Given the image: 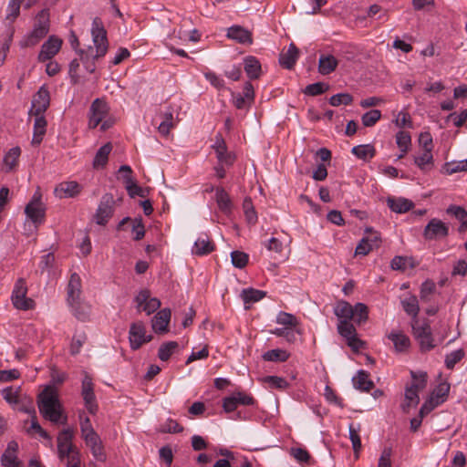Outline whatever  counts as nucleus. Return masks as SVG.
<instances>
[{"label": "nucleus", "mask_w": 467, "mask_h": 467, "mask_svg": "<svg viewBox=\"0 0 467 467\" xmlns=\"http://www.w3.org/2000/svg\"><path fill=\"white\" fill-rule=\"evenodd\" d=\"M350 320H340L337 325V331L347 339L348 347L352 348L354 351H358L362 348L365 343L357 337V330L353 324L349 322Z\"/></svg>", "instance_id": "nucleus-8"}, {"label": "nucleus", "mask_w": 467, "mask_h": 467, "mask_svg": "<svg viewBox=\"0 0 467 467\" xmlns=\"http://www.w3.org/2000/svg\"><path fill=\"white\" fill-rule=\"evenodd\" d=\"M243 209L244 212V215L246 221L250 224H254L257 222V214L254 208L252 199L250 197H246L243 202Z\"/></svg>", "instance_id": "nucleus-47"}, {"label": "nucleus", "mask_w": 467, "mask_h": 467, "mask_svg": "<svg viewBox=\"0 0 467 467\" xmlns=\"http://www.w3.org/2000/svg\"><path fill=\"white\" fill-rule=\"evenodd\" d=\"M351 152L358 159L368 161L375 156V148L370 144L358 145L352 148Z\"/></svg>", "instance_id": "nucleus-34"}, {"label": "nucleus", "mask_w": 467, "mask_h": 467, "mask_svg": "<svg viewBox=\"0 0 467 467\" xmlns=\"http://www.w3.org/2000/svg\"><path fill=\"white\" fill-rule=\"evenodd\" d=\"M290 455L293 456L300 463H306L308 465L314 463L310 453L306 449L291 448Z\"/></svg>", "instance_id": "nucleus-46"}, {"label": "nucleus", "mask_w": 467, "mask_h": 467, "mask_svg": "<svg viewBox=\"0 0 467 467\" xmlns=\"http://www.w3.org/2000/svg\"><path fill=\"white\" fill-rule=\"evenodd\" d=\"M381 118V112L379 109H371L363 114L361 120L365 127H372Z\"/></svg>", "instance_id": "nucleus-51"}, {"label": "nucleus", "mask_w": 467, "mask_h": 467, "mask_svg": "<svg viewBox=\"0 0 467 467\" xmlns=\"http://www.w3.org/2000/svg\"><path fill=\"white\" fill-rule=\"evenodd\" d=\"M271 333L277 337H285L289 343H293L296 339V332L292 327H277L272 330Z\"/></svg>", "instance_id": "nucleus-56"}, {"label": "nucleus", "mask_w": 467, "mask_h": 467, "mask_svg": "<svg viewBox=\"0 0 467 467\" xmlns=\"http://www.w3.org/2000/svg\"><path fill=\"white\" fill-rule=\"evenodd\" d=\"M338 64L337 59L332 55H322L318 61V72L322 75H328L335 71Z\"/></svg>", "instance_id": "nucleus-29"}, {"label": "nucleus", "mask_w": 467, "mask_h": 467, "mask_svg": "<svg viewBox=\"0 0 467 467\" xmlns=\"http://www.w3.org/2000/svg\"><path fill=\"white\" fill-rule=\"evenodd\" d=\"M387 204L392 212L397 213H406L414 206V203L408 199L393 197H389L387 199Z\"/></svg>", "instance_id": "nucleus-27"}, {"label": "nucleus", "mask_w": 467, "mask_h": 467, "mask_svg": "<svg viewBox=\"0 0 467 467\" xmlns=\"http://www.w3.org/2000/svg\"><path fill=\"white\" fill-rule=\"evenodd\" d=\"M49 103V91L45 86H42L33 97L29 115L44 116L43 114L48 109Z\"/></svg>", "instance_id": "nucleus-13"}, {"label": "nucleus", "mask_w": 467, "mask_h": 467, "mask_svg": "<svg viewBox=\"0 0 467 467\" xmlns=\"http://www.w3.org/2000/svg\"><path fill=\"white\" fill-rule=\"evenodd\" d=\"M352 381L354 387L361 391H369L374 387L373 381L369 379V373L365 370H359Z\"/></svg>", "instance_id": "nucleus-28"}, {"label": "nucleus", "mask_w": 467, "mask_h": 467, "mask_svg": "<svg viewBox=\"0 0 467 467\" xmlns=\"http://www.w3.org/2000/svg\"><path fill=\"white\" fill-rule=\"evenodd\" d=\"M129 339L130 348L133 350L140 348L143 344L151 341L152 336L146 335V328L141 321L134 322L130 325L129 331Z\"/></svg>", "instance_id": "nucleus-9"}, {"label": "nucleus", "mask_w": 467, "mask_h": 467, "mask_svg": "<svg viewBox=\"0 0 467 467\" xmlns=\"http://www.w3.org/2000/svg\"><path fill=\"white\" fill-rule=\"evenodd\" d=\"M388 337L389 340L392 341V343L394 344L395 349L398 352L405 351L406 349L409 348V347L410 345L409 337H407L402 332L392 331L388 335Z\"/></svg>", "instance_id": "nucleus-30"}, {"label": "nucleus", "mask_w": 467, "mask_h": 467, "mask_svg": "<svg viewBox=\"0 0 467 467\" xmlns=\"http://www.w3.org/2000/svg\"><path fill=\"white\" fill-rule=\"evenodd\" d=\"M72 439L73 431L71 429H64L59 432L57 436V453L61 461L66 457L68 461L73 454H78L79 456V452L72 444Z\"/></svg>", "instance_id": "nucleus-6"}, {"label": "nucleus", "mask_w": 467, "mask_h": 467, "mask_svg": "<svg viewBox=\"0 0 467 467\" xmlns=\"http://www.w3.org/2000/svg\"><path fill=\"white\" fill-rule=\"evenodd\" d=\"M81 279L76 273L72 274L67 285V303L76 306L81 300Z\"/></svg>", "instance_id": "nucleus-19"}, {"label": "nucleus", "mask_w": 467, "mask_h": 467, "mask_svg": "<svg viewBox=\"0 0 467 467\" xmlns=\"http://www.w3.org/2000/svg\"><path fill=\"white\" fill-rule=\"evenodd\" d=\"M371 242L368 237H363L355 249V255L368 254L373 248Z\"/></svg>", "instance_id": "nucleus-60"}, {"label": "nucleus", "mask_w": 467, "mask_h": 467, "mask_svg": "<svg viewBox=\"0 0 467 467\" xmlns=\"http://www.w3.org/2000/svg\"><path fill=\"white\" fill-rule=\"evenodd\" d=\"M49 16L47 8L42 9L36 15L34 28L22 44L24 47H34L47 35L50 25Z\"/></svg>", "instance_id": "nucleus-3"}, {"label": "nucleus", "mask_w": 467, "mask_h": 467, "mask_svg": "<svg viewBox=\"0 0 467 467\" xmlns=\"http://www.w3.org/2000/svg\"><path fill=\"white\" fill-rule=\"evenodd\" d=\"M352 306L347 301H340L334 309L335 315L342 320H351L353 318Z\"/></svg>", "instance_id": "nucleus-36"}, {"label": "nucleus", "mask_w": 467, "mask_h": 467, "mask_svg": "<svg viewBox=\"0 0 467 467\" xmlns=\"http://www.w3.org/2000/svg\"><path fill=\"white\" fill-rule=\"evenodd\" d=\"M27 286L25 279L19 278L14 287L12 301L17 309L29 310L35 306L33 299L26 297Z\"/></svg>", "instance_id": "nucleus-5"}, {"label": "nucleus", "mask_w": 467, "mask_h": 467, "mask_svg": "<svg viewBox=\"0 0 467 467\" xmlns=\"http://www.w3.org/2000/svg\"><path fill=\"white\" fill-rule=\"evenodd\" d=\"M289 356V353H287L285 350L275 348L266 351L263 355V358L265 361L285 362L288 359Z\"/></svg>", "instance_id": "nucleus-38"}, {"label": "nucleus", "mask_w": 467, "mask_h": 467, "mask_svg": "<svg viewBox=\"0 0 467 467\" xmlns=\"http://www.w3.org/2000/svg\"><path fill=\"white\" fill-rule=\"evenodd\" d=\"M173 112L171 109H168L163 113V120L158 126L159 132L167 136L170 133L171 129L174 127L173 123Z\"/></svg>", "instance_id": "nucleus-44"}, {"label": "nucleus", "mask_w": 467, "mask_h": 467, "mask_svg": "<svg viewBox=\"0 0 467 467\" xmlns=\"http://www.w3.org/2000/svg\"><path fill=\"white\" fill-rule=\"evenodd\" d=\"M25 213L35 224H40L45 218V207L41 202V194L36 192L25 208Z\"/></svg>", "instance_id": "nucleus-10"}, {"label": "nucleus", "mask_w": 467, "mask_h": 467, "mask_svg": "<svg viewBox=\"0 0 467 467\" xmlns=\"http://www.w3.org/2000/svg\"><path fill=\"white\" fill-rule=\"evenodd\" d=\"M1 462L5 467H21V462L17 460L15 453L4 452L1 457Z\"/></svg>", "instance_id": "nucleus-64"}, {"label": "nucleus", "mask_w": 467, "mask_h": 467, "mask_svg": "<svg viewBox=\"0 0 467 467\" xmlns=\"http://www.w3.org/2000/svg\"><path fill=\"white\" fill-rule=\"evenodd\" d=\"M445 170L448 174L467 171V159L458 162H450L445 164Z\"/></svg>", "instance_id": "nucleus-63"}, {"label": "nucleus", "mask_w": 467, "mask_h": 467, "mask_svg": "<svg viewBox=\"0 0 467 467\" xmlns=\"http://www.w3.org/2000/svg\"><path fill=\"white\" fill-rule=\"evenodd\" d=\"M215 199L220 211L229 215L232 213L233 202L229 194L223 187H217L215 190Z\"/></svg>", "instance_id": "nucleus-25"}, {"label": "nucleus", "mask_w": 467, "mask_h": 467, "mask_svg": "<svg viewBox=\"0 0 467 467\" xmlns=\"http://www.w3.org/2000/svg\"><path fill=\"white\" fill-rule=\"evenodd\" d=\"M134 301L137 304V310L139 312L143 311L148 316L154 313L161 306V300L157 297H151L150 292L148 289L140 290L135 296Z\"/></svg>", "instance_id": "nucleus-7"}, {"label": "nucleus", "mask_w": 467, "mask_h": 467, "mask_svg": "<svg viewBox=\"0 0 467 467\" xmlns=\"http://www.w3.org/2000/svg\"><path fill=\"white\" fill-rule=\"evenodd\" d=\"M226 36L228 38L234 39L243 45H251L253 43L251 32L241 26L229 27Z\"/></svg>", "instance_id": "nucleus-20"}, {"label": "nucleus", "mask_w": 467, "mask_h": 467, "mask_svg": "<svg viewBox=\"0 0 467 467\" xmlns=\"http://www.w3.org/2000/svg\"><path fill=\"white\" fill-rule=\"evenodd\" d=\"M22 3L23 0H9L6 14L7 20L13 22L18 17Z\"/></svg>", "instance_id": "nucleus-50"}, {"label": "nucleus", "mask_w": 467, "mask_h": 467, "mask_svg": "<svg viewBox=\"0 0 467 467\" xmlns=\"http://www.w3.org/2000/svg\"><path fill=\"white\" fill-rule=\"evenodd\" d=\"M21 388L6 387L2 390L3 399L10 405L15 406L19 403V394Z\"/></svg>", "instance_id": "nucleus-43"}, {"label": "nucleus", "mask_w": 467, "mask_h": 467, "mask_svg": "<svg viewBox=\"0 0 467 467\" xmlns=\"http://www.w3.org/2000/svg\"><path fill=\"white\" fill-rule=\"evenodd\" d=\"M353 318L354 321L360 325L366 322L368 318V308L363 303H357L353 307Z\"/></svg>", "instance_id": "nucleus-41"}, {"label": "nucleus", "mask_w": 467, "mask_h": 467, "mask_svg": "<svg viewBox=\"0 0 467 467\" xmlns=\"http://www.w3.org/2000/svg\"><path fill=\"white\" fill-rule=\"evenodd\" d=\"M254 99V89L250 82H245L243 93H233V102L238 109L249 108Z\"/></svg>", "instance_id": "nucleus-17"}, {"label": "nucleus", "mask_w": 467, "mask_h": 467, "mask_svg": "<svg viewBox=\"0 0 467 467\" xmlns=\"http://www.w3.org/2000/svg\"><path fill=\"white\" fill-rule=\"evenodd\" d=\"M396 142L401 152L406 153L411 142V138L409 132L400 130L396 135Z\"/></svg>", "instance_id": "nucleus-49"}, {"label": "nucleus", "mask_w": 467, "mask_h": 467, "mask_svg": "<svg viewBox=\"0 0 467 467\" xmlns=\"http://www.w3.org/2000/svg\"><path fill=\"white\" fill-rule=\"evenodd\" d=\"M115 200L112 194L106 193L102 196L97 209L95 219L99 225H105L114 213Z\"/></svg>", "instance_id": "nucleus-11"}, {"label": "nucleus", "mask_w": 467, "mask_h": 467, "mask_svg": "<svg viewBox=\"0 0 467 467\" xmlns=\"http://www.w3.org/2000/svg\"><path fill=\"white\" fill-rule=\"evenodd\" d=\"M359 426L356 428L353 424L349 425V438L352 442L353 450L358 453L361 449V441L358 434Z\"/></svg>", "instance_id": "nucleus-58"}, {"label": "nucleus", "mask_w": 467, "mask_h": 467, "mask_svg": "<svg viewBox=\"0 0 467 467\" xmlns=\"http://www.w3.org/2000/svg\"><path fill=\"white\" fill-rule=\"evenodd\" d=\"M62 43L63 41L61 38L56 36H50L41 47V50L38 54V60L40 62L50 60L59 52Z\"/></svg>", "instance_id": "nucleus-15"}, {"label": "nucleus", "mask_w": 467, "mask_h": 467, "mask_svg": "<svg viewBox=\"0 0 467 467\" xmlns=\"http://www.w3.org/2000/svg\"><path fill=\"white\" fill-rule=\"evenodd\" d=\"M328 89V85L323 83V82H317L314 84H310L306 87L305 88V94L309 96H317L320 94H323Z\"/></svg>", "instance_id": "nucleus-57"}, {"label": "nucleus", "mask_w": 467, "mask_h": 467, "mask_svg": "<svg viewBox=\"0 0 467 467\" xmlns=\"http://www.w3.org/2000/svg\"><path fill=\"white\" fill-rule=\"evenodd\" d=\"M276 322L280 325H284L286 327H296L298 324L296 317L289 313L286 312H280L277 315Z\"/></svg>", "instance_id": "nucleus-53"}, {"label": "nucleus", "mask_w": 467, "mask_h": 467, "mask_svg": "<svg viewBox=\"0 0 467 467\" xmlns=\"http://www.w3.org/2000/svg\"><path fill=\"white\" fill-rule=\"evenodd\" d=\"M81 395L85 401V406L89 413L95 414L98 410V404L96 402V397L94 394V386L92 379L88 375H85L82 380V390Z\"/></svg>", "instance_id": "nucleus-14"}, {"label": "nucleus", "mask_w": 467, "mask_h": 467, "mask_svg": "<svg viewBox=\"0 0 467 467\" xmlns=\"http://www.w3.org/2000/svg\"><path fill=\"white\" fill-rule=\"evenodd\" d=\"M73 315L80 321H86L89 317L90 307L88 305L83 303H76V306H70Z\"/></svg>", "instance_id": "nucleus-45"}, {"label": "nucleus", "mask_w": 467, "mask_h": 467, "mask_svg": "<svg viewBox=\"0 0 467 467\" xmlns=\"http://www.w3.org/2000/svg\"><path fill=\"white\" fill-rule=\"evenodd\" d=\"M265 296V292L254 288H246L241 293V297L245 304L258 302Z\"/></svg>", "instance_id": "nucleus-37"}, {"label": "nucleus", "mask_w": 467, "mask_h": 467, "mask_svg": "<svg viewBox=\"0 0 467 467\" xmlns=\"http://www.w3.org/2000/svg\"><path fill=\"white\" fill-rule=\"evenodd\" d=\"M37 406L41 415L56 424H67V417L63 415L62 405L56 388L47 386L37 397Z\"/></svg>", "instance_id": "nucleus-2"}, {"label": "nucleus", "mask_w": 467, "mask_h": 467, "mask_svg": "<svg viewBox=\"0 0 467 467\" xmlns=\"http://www.w3.org/2000/svg\"><path fill=\"white\" fill-rule=\"evenodd\" d=\"M448 235L449 226L437 218L431 219L423 230V237L428 241L442 239Z\"/></svg>", "instance_id": "nucleus-12"}, {"label": "nucleus", "mask_w": 467, "mask_h": 467, "mask_svg": "<svg viewBox=\"0 0 467 467\" xmlns=\"http://www.w3.org/2000/svg\"><path fill=\"white\" fill-rule=\"evenodd\" d=\"M215 150L218 162L224 163L225 166H232L235 161V155L227 150L226 143L221 134L215 136V142L213 145Z\"/></svg>", "instance_id": "nucleus-16"}, {"label": "nucleus", "mask_w": 467, "mask_h": 467, "mask_svg": "<svg viewBox=\"0 0 467 467\" xmlns=\"http://www.w3.org/2000/svg\"><path fill=\"white\" fill-rule=\"evenodd\" d=\"M244 68L250 79H257L262 74L261 63L254 56H247L244 58Z\"/></svg>", "instance_id": "nucleus-24"}, {"label": "nucleus", "mask_w": 467, "mask_h": 467, "mask_svg": "<svg viewBox=\"0 0 467 467\" xmlns=\"http://www.w3.org/2000/svg\"><path fill=\"white\" fill-rule=\"evenodd\" d=\"M36 117L34 122V132L32 138V145L37 146L42 140L47 131V120L44 116L34 115Z\"/></svg>", "instance_id": "nucleus-26"}, {"label": "nucleus", "mask_w": 467, "mask_h": 467, "mask_svg": "<svg viewBox=\"0 0 467 467\" xmlns=\"http://www.w3.org/2000/svg\"><path fill=\"white\" fill-rule=\"evenodd\" d=\"M123 182L125 184L128 194L131 198H134L135 196L144 198L146 196L145 190L136 183L132 176L123 175Z\"/></svg>", "instance_id": "nucleus-32"}, {"label": "nucleus", "mask_w": 467, "mask_h": 467, "mask_svg": "<svg viewBox=\"0 0 467 467\" xmlns=\"http://www.w3.org/2000/svg\"><path fill=\"white\" fill-rule=\"evenodd\" d=\"M80 190L81 186L77 182H65L56 187L55 193L60 199L73 198L80 192Z\"/></svg>", "instance_id": "nucleus-21"}, {"label": "nucleus", "mask_w": 467, "mask_h": 467, "mask_svg": "<svg viewBox=\"0 0 467 467\" xmlns=\"http://www.w3.org/2000/svg\"><path fill=\"white\" fill-rule=\"evenodd\" d=\"M111 150L112 146L110 143H106L99 149L93 161L94 168L98 169L106 165Z\"/></svg>", "instance_id": "nucleus-33"}, {"label": "nucleus", "mask_w": 467, "mask_h": 467, "mask_svg": "<svg viewBox=\"0 0 467 467\" xmlns=\"http://www.w3.org/2000/svg\"><path fill=\"white\" fill-rule=\"evenodd\" d=\"M178 348V343L176 341H168L161 344L158 350V358L161 361H167L174 351Z\"/></svg>", "instance_id": "nucleus-39"}, {"label": "nucleus", "mask_w": 467, "mask_h": 467, "mask_svg": "<svg viewBox=\"0 0 467 467\" xmlns=\"http://www.w3.org/2000/svg\"><path fill=\"white\" fill-rule=\"evenodd\" d=\"M183 428L174 420L169 419L161 425V431L163 433H179Z\"/></svg>", "instance_id": "nucleus-61"}, {"label": "nucleus", "mask_w": 467, "mask_h": 467, "mask_svg": "<svg viewBox=\"0 0 467 467\" xmlns=\"http://www.w3.org/2000/svg\"><path fill=\"white\" fill-rule=\"evenodd\" d=\"M449 391H450V385L446 382H442V383H440L435 389L434 390L431 392V397H430V400H432V403H437V407L439 405H441V403H443L448 395H449Z\"/></svg>", "instance_id": "nucleus-31"}, {"label": "nucleus", "mask_w": 467, "mask_h": 467, "mask_svg": "<svg viewBox=\"0 0 467 467\" xmlns=\"http://www.w3.org/2000/svg\"><path fill=\"white\" fill-rule=\"evenodd\" d=\"M412 330L422 351H430L436 347L431 326L428 323L420 324L419 320L416 319L412 324Z\"/></svg>", "instance_id": "nucleus-4"}, {"label": "nucleus", "mask_w": 467, "mask_h": 467, "mask_svg": "<svg viewBox=\"0 0 467 467\" xmlns=\"http://www.w3.org/2000/svg\"><path fill=\"white\" fill-rule=\"evenodd\" d=\"M21 154L19 147H14L4 157V164L6 167L5 171H10L16 164Z\"/></svg>", "instance_id": "nucleus-42"}, {"label": "nucleus", "mask_w": 467, "mask_h": 467, "mask_svg": "<svg viewBox=\"0 0 467 467\" xmlns=\"http://www.w3.org/2000/svg\"><path fill=\"white\" fill-rule=\"evenodd\" d=\"M432 150H424L420 155L415 157V164L422 171L428 170L429 166L432 164Z\"/></svg>", "instance_id": "nucleus-48"}, {"label": "nucleus", "mask_w": 467, "mask_h": 467, "mask_svg": "<svg viewBox=\"0 0 467 467\" xmlns=\"http://www.w3.org/2000/svg\"><path fill=\"white\" fill-rule=\"evenodd\" d=\"M299 57V49L294 43H291L286 52H283L279 57L280 65L286 68L292 69Z\"/></svg>", "instance_id": "nucleus-23"}, {"label": "nucleus", "mask_w": 467, "mask_h": 467, "mask_svg": "<svg viewBox=\"0 0 467 467\" xmlns=\"http://www.w3.org/2000/svg\"><path fill=\"white\" fill-rule=\"evenodd\" d=\"M403 310L413 318L418 317L420 306L418 299L415 296H410L401 300Z\"/></svg>", "instance_id": "nucleus-35"}, {"label": "nucleus", "mask_w": 467, "mask_h": 467, "mask_svg": "<svg viewBox=\"0 0 467 467\" xmlns=\"http://www.w3.org/2000/svg\"><path fill=\"white\" fill-rule=\"evenodd\" d=\"M91 36L94 47L88 46L87 49L78 50L79 58L89 73H93L96 69L95 64L89 61L103 57L109 48L107 31L99 17H95L92 21Z\"/></svg>", "instance_id": "nucleus-1"}, {"label": "nucleus", "mask_w": 467, "mask_h": 467, "mask_svg": "<svg viewBox=\"0 0 467 467\" xmlns=\"http://www.w3.org/2000/svg\"><path fill=\"white\" fill-rule=\"evenodd\" d=\"M215 249V244L210 238L204 234L200 236L194 243L192 254L202 256L211 254Z\"/></svg>", "instance_id": "nucleus-22"}, {"label": "nucleus", "mask_w": 467, "mask_h": 467, "mask_svg": "<svg viewBox=\"0 0 467 467\" xmlns=\"http://www.w3.org/2000/svg\"><path fill=\"white\" fill-rule=\"evenodd\" d=\"M435 288L436 285L432 281L423 282L420 288V299L425 302L430 301V296L434 293Z\"/></svg>", "instance_id": "nucleus-59"}, {"label": "nucleus", "mask_w": 467, "mask_h": 467, "mask_svg": "<svg viewBox=\"0 0 467 467\" xmlns=\"http://www.w3.org/2000/svg\"><path fill=\"white\" fill-rule=\"evenodd\" d=\"M232 264L237 268H244L247 263L249 256L246 253L241 251H233L231 253Z\"/></svg>", "instance_id": "nucleus-52"}, {"label": "nucleus", "mask_w": 467, "mask_h": 467, "mask_svg": "<svg viewBox=\"0 0 467 467\" xmlns=\"http://www.w3.org/2000/svg\"><path fill=\"white\" fill-rule=\"evenodd\" d=\"M463 356L464 352L462 349H457L448 354L445 358L446 368L452 369L454 366L462 359Z\"/></svg>", "instance_id": "nucleus-55"}, {"label": "nucleus", "mask_w": 467, "mask_h": 467, "mask_svg": "<svg viewBox=\"0 0 467 467\" xmlns=\"http://www.w3.org/2000/svg\"><path fill=\"white\" fill-rule=\"evenodd\" d=\"M353 101V97L348 93H338L336 95H333L330 99L329 103L333 107H337L340 105H349Z\"/></svg>", "instance_id": "nucleus-54"}, {"label": "nucleus", "mask_w": 467, "mask_h": 467, "mask_svg": "<svg viewBox=\"0 0 467 467\" xmlns=\"http://www.w3.org/2000/svg\"><path fill=\"white\" fill-rule=\"evenodd\" d=\"M171 309H161L151 319V327L157 334H164L168 332V326L171 320Z\"/></svg>", "instance_id": "nucleus-18"}, {"label": "nucleus", "mask_w": 467, "mask_h": 467, "mask_svg": "<svg viewBox=\"0 0 467 467\" xmlns=\"http://www.w3.org/2000/svg\"><path fill=\"white\" fill-rule=\"evenodd\" d=\"M109 111L108 104L100 99H96L90 106L89 114L104 119Z\"/></svg>", "instance_id": "nucleus-40"}, {"label": "nucleus", "mask_w": 467, "mask_h": 467, "mask_svg": "<svg viewBox=\"0 0 467 467\" xmlns=\"http://www.w3.org/2000/svg\"><path fill=\"white\" fill-rule=\"evenodd\" d=\"M406 406H416L420 402L419 391L415 388L408 387L405 390Z\"/></svg>", "instance_id": "nucleus-62"}]
</instances>
